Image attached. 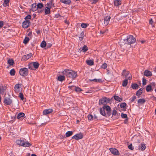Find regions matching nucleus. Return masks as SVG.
<instances>
[{
  "label": "nucleus",
  "mask_w": 156,
  "mask_h": 156,
  "mask_svg": "<svg viewBox=\"0 0 156 156\" xmlns=\"http://www.w3.org/2000/svg\"><path fill=\"white\" fill-rule=\"evenodd\" d=\"M64 76H66L67 77L71 78L73 79H75L77 76L76 72L73 70L69 69H65L62 72Z\"/></svg>",
  "instance_id": "1"
},
{
  "label": "nucleus",
  "mask_w": 156,
  "mask_h": 156,
  "mask_svg": "<svg viewBox=\"0 0 156 156\" xmlns=\"http://www.w3.org/2000/svg\"><path fill=\"white\" fill-rule=\"evenodd\" d=\"M125 41L127 42V44H131L134 43L136 40L133 36L129 35L127 36V38L125 39Z\"/></svg>",
  "instance_id": "2"
},
{
  "label": "nucleus",
  "mask_w": 156,
  "mask_h": 156,
  "mask_svg": "<svg viewBox=\"0 0 156 156\" xmlns=\"http://www.w3.org/2000/svg\"><path fill=\"white\" fill-rule=\"evenodd\" d=\"M122 76L124 77L126 79L130 80L132 79V75L129 71L124 70L122 73Z\"/></svg>",
  "instance_id": "3"
},
{
  "label": "nucleus",
  "mask_w": 156,
  "mask_h": 156,
  "mask_svg": "<svg viewBox=\"0 0 156 156\" xmlns=\"http://www.w3.org/2000/svg\"><path fill=\"white\" fill-rule=\"evenodd\" d=\"M28 69L26 68H23L21 69L19 71L20 75L23 76H26L28 74Z\"/></svg>",
  "instance_id": "4"
},
{
  "label": "nucleus",
  "mask_w": 156,
  "mask_h": 156,
  "mask_svg": "<svg viewBox=\"0 0 156 156\" xmlns=\"http://www.w3.org/2000/svg\"><path fill=\"white\" fill-rule=\"evenodd\" d=\"M110 99L107 98L105 97L100 99L99 101V104L100 105H106L108 103Z\"/></svg>",
  "instance_id": "5"
},
{
  "label": "nucleus",
  "mask_w": 156,
  "mask_h": 156,
  "mask_svg": "<svg viewBox=\"0 0 156 156\" xmlns=\"http://www.w3.org/2000/svg\"><path fill=\"white\" fill-rule=\"evenodd\" d=\"M83 135L82 133H80L79 134H77L72 137V139H75L78 140L82 139L83 137Z\"/></svg>",
  "instance_id": "6"
},
{
  "label": "nucleus",
  "mask_w": 156,
  "mask_h": 156,
  "mask_svg": "<svg viewBox=\"0 0 156 156\" xmlns=\"http://www.w3.org/2000/svg\"><path fill=\"white\" fill-rule=\"evenodd\" d=\"M111 17L109 16H107L105 17L103 20H102V21L104 22L103 24L104 26H107L109 23Z\"/></svg>",
  "instance_id": "7"
},
{
  "label": "nucleus",
  "mask_w": 156,
  "mask_h": 156,
  "mask_svg": "<svg viewBox=\"0 0 156 156\" xmlns=\"http://www.w3.org/2000/svg\"><path fill=\"white\" fill-rule=\"evenodd\" d=\"M4 102L7 105H10L12 102V101L10 98L8 97H5L4 98Z\"/></svg>",
  "instance_id": "8"
},
{
  "label": "nucleus",
  "mask_w": 156,
  "mask_h": 156,
  "mask_svg": "<svg viewBox=\"0 0 156 156\" xmlns=\"http://www.w3.org/2000/svg\"><path fill=\"white\" fill-rule=\"evenodd\" d=\"M30 23L29 20H26L24 21L22 23V27L24 28H27L30 25Z\"/></svg>",
  "instance_id": "9"
},
{
  "label": "nucleus",
  "mask_w": 156,
  "mask_h": 156,
  "mask_svg": "<svg viewBox=\"0 0 156 156\" xmlns=\"http://www.w3.org/2000/svg\"><path fill=\"white\" fill-rule=\"evenodd\" d=\"M22 84H16L14 86V90L16 93H18L20 90V88L21 87Z\"/></svg>",
  "instance_id": "10"
},
{
  "label": "nucleus",
  "mask_w": 156,
  "mask_h": 156,
  "mask_svg": "<svg viewBox=\"0 0 156 156\" xmlns=\"http://www.w3.org/2000/svg\"><path fill=\"white\" fill-rule=\"evenodd\" d=\"M32 55V54L31 53L28 54L27 55H25L23 56L21 59L22 61H25L29 58H30Z\"/></svg>",
  "instance_id": "11"
},
{
  "label": "nucleus",
  "mask_w": 156,
  "mask_h": 156,
  "mask_svg": "<svg viewBox=\"0 0 156 156\" xmlns=\"http://www.w3.org/2000/svg\"><path fill=\"white\" fill-rule=\"evenodd\" d=\"M69 88L72 90H74L76 92H80L82 91V90L79 87L73 86H69Z\"/></svg>",
  "instance_id": "12"
},
{
  "label": "nucleus",
  "mask_w": 156,
  "mask_h": 156,
  "mask_svg": "<svg viewBox=\"0 0 156 156\" xmlns=\"http://www.w3.org/2000/svg\"><path fill=\"white\" fill-rule=\"evenodd\" d=\"M109 150L111 153L115 155H119V151L115 148H111Z\"/></svg>",
  "instance_id": "13"
},
{
  "label": "nucleus",
  "mask_w": 156,
  "mask_h": 156,
  "mask_svg": "<svg viewBox=\"0 0 156 156\" xmlns=\"http://www.w3.org/2000/svg\"><path fill=\"white\" fill-rule=\"evenodd\" d=\"M103 108L105 110L107 111V114H108V115L110 116L111 114V109L110 107L108 105H104Z\"/></svg>",
  "instance_id": "14"
},
{
  "label": "nucleus",
  "mask_w": 156,
  "mask_h": 156,
  "mask_svg": "<svg viewBox=\"0 0 156 156\" xmlns=\"http://www.w3.org/2000/svg\"><path fill=\"white\" fill-rule=\"evenodd\" d=\"M53 111V110L51 109H45L43 111V114L44 115H47L51 113Z\"/></svg>",
  "instance_id": "15"
},
{
  "label": "nucleus",
  "mask_w": 156,
  "mask_h": 156,
  "mask_svg": "<svg viewBox=\"0 0 156 156\" xmlns=\"http://www.w3.org/2000/svg\"><path fill=\"white\" fill-rule=\"evenodd\" d=\"M144 75L147 76H152V73L148 70H145L144 72Z\"/></svg>",
  "instance_id": "16"
},
{
  "label": "nucleus",
  "mask_w": 156,
  "mask_h": 156,
  "mask_svg": "<svg viewBox=\"0 0 156 156\" xmlns=\"http://www.w3.org/2000/svg\"><path fill=\"white\" fill-rule=\"evenodd\" d=\"M31 144L29 143L28 141L24 142L23 141L22 144V146L26 147H29L31 146Z\"/></svg>",
  "instance_id": "17"
},
{
  "label": "nucleus",
  "mask_w": 156,
  "mask_h": 156,
  "mask_svg": "<svg viewBox=\"0 0 156 156\" xmlns=\"http://www.w3.org/2000/svg\"><path fill=\"white\" fill-rule=\"evenodd\" d=\"M6 89V87L5 86H3L0 89V93L3 94Z\"/></svg>",
  "instance_id": "18"
},
{
  "label": "nucleus",
  "mask_w": 156,
  "mask_h": 156,
  "mask_svg": "<svg viewBox=\"0 0 156 156\" xmlns=\"http://www.w3.org/2000/svg\"><path fill=\"white\" fill-rule=\"evenodd\" d=\"M37 9V5L36 3H34L32 5L31 10L33 12L36 11Z\"/></svg>",
  "instance_id": "19"
},
{
  "label": "nucleus",
  "mask_w": 156,
  "mask_h": 156,
  "mask_svg": "<svg viewBox=\"0 0 156 156\" xmlns=\"http://www.w3.org/2000/svg\"><path fill=\"white\" fill-rule=\"evenodd\" d=\"M65 79V78L64 76L60 75L58 77V80L60 81H62Z\"/></svg>",
  "instance_id": "20"
},
{
  "label": "nucleus",
  "mask_w": 156,
  "mask_h": 156,
  "mask_svg": "<svg viewBox=\"0 0 156 156\" xmlns=\"http://www.w3.org/2000/svg\"><path fill=\"white\" fill-rule=\"evenodd\" d=\"M46 5L47 6L46 7H48L50 9L51 8L52 6L54 7L55 6H54V4H52V0H51L50 2L47 3V4Z\"/></svg>",
  "instance_id": "21"
},
{
  "label": "nucleus",
  "mask_w": 156,
  "mask_h": 156,
  "mask_svg": "<svg viewBox=\"0 0 156 156\" xmlns=\"http://www.w3.org/2000/svg\"><path fill=\"white\" fill-rule=\"evenodd\" d=\"M121 46H123L125 44H127V42L125 41V39L121 40L119 43Z\"/></svg>",
  "instance_id": "22"
},
{
  "label": "nucleus",
  "mask_w": 156,
  "mask_h": 156,
  "mask_svg": "<svg viewBox=\"0 0 156 156\" xmlns=\"http://www.w3.org/2000/svg\"><path fill=\"white\" fill-rule=\"evenodd\" d=\"M51 9L48 7H46L45 8V14H48L50 12Z\"/></svg>",
  "instance_id": "23"
},
{
  "label": "nucleus",
  "mask_w": 156,
  "mask_h": 156,
  "mask_svg": "<svg viewBox=\"0 0 156 156\" xmlns=\"http://www.w3.org/2000/svg\"><path fill=\"white\" fill-rule=\"evenodd\" d=\"M145 102V100L143 98L139 99L137 101L138 103L141 105L144 104Z\"/></svg>",
  "instance_id": "24"
},
{
  "label": "nucleus",
  "mask_w": 156,
  "mask_h": 156,
  "mask_svg": "<svg viewBox=\"0 0 156 156\" xmlns=\"http://www.w3.org/2000/svg\"><path fill=\"white\" fill-rule=\"evenodd\" d=\"M89 80L90 81H93L95 82L101 83L102 82V80L101 79H94L92 80L90 79Z\"/></svg>",
  "instance_id": "25"
},
{
  "label": "nucleus",
  "mask_w": 156,
  "mask_h": 156,
  "mask_svg": "<svg viewBox=\"0 0 156 156\" xmlns=\"http://www.w3.org/2000/svg\"><path fill=\"white\" fill-rule=\"evenodd\" d=\"M100 114L103 116H105V109L103 108H100Z\"/></svg>",
  "instance_id": "26"
},
{
  "label": "nucleus",
  "mask_w": 156,
  "mask_h": 156,
  "mask_svg": "<svg viewBox=\"0 0 156 156\" xmlns=\"http://www.w3.org/2000/svg\"><path fill=\"white\" fill-rule=\"evenodd\" d=\"M61 2L66 4L69 5L71 3L70 0H61Z\"/></svg>",
  "instance_id": "27"
},
{
  "label": "nucleus",
  "mask_w": 156,
  "mask_h": 156,
  "mask_svg": "<svg viewBox=\"0 0 156 156\" xmlns=\"http://www.w3.org/2000/svg\"><path fill=\"white\" fill-rule=\"evenodd\" d=\"M87 63L89 66H92L94 65V62L92 60H87L86 61Z\"/></svg>",
  "instance_id": "28"
},
{
  "label": "nucleus",
  "mask_w": 156,
  "mask_h": 156,
  "mask_svg": "<svg viewBox=\"0 0 156 156\" xmlns=\"http://www.w3.org/2000/svg\"><path fill=\"white\" fill-rule=\"evenodd\" d=\"M121 1L120 0H115L114 1V4L115 6H118L121 5Z\"/></svg>",
  "instance_id": "29"
},
{
  "label": "nucleus",
  "mask_w": 156,
  "mask_h": 156,
  "mask_svg": "<svg viewBox=\"0 0 156 156\" xmlns=\"http://www.w3.org/2000/svg\"><path fill=\"white\" fill-rule=\"evenodd\" d=\"M73 134V132L72 131H67L66 133V137H67L71 136Z\"/></svg>",
  "instance_id": "30"
},
{
  "label": "nucleus",
  "mask_w": 156,
  "mask_h": 156,
  "mask_svg": "<svg viewBox=\"0 0 156 156\" xmlns=\"http://www.w3.org/2000/svg\"><path fill=\"white\" fill-rule=\"evenodd\" d=\"M25 115L24 113H19L17 116V118L18 119H20L21 118L23 117Z\"/></svg>",
  "instance_id": "31"
},
{
  "label": "nucleus",
  "mask_w": 156,
  "mask_h": 156,
  "mask_svg": "<svg viewBox=\"0 0 156 156\" xmlns=\"http://www.w3.org/2000/svg\"><path fill=\"white\" fill-rule=\"evenodd\" d=\"M129 79H125L123 81L122 83V86L123 87H126L128 84V80Z\"/></svg>",
  "instance_id": "32"
},
{
  "label": "nucleus",
  "mask_w": 156,
  "mask_h": 156,
  "mask_svg": "<svg viewBox=\"0 0 156 156\" xmlns=\"http://www.w3.org/2000/svg\"><path fill=\"white\" fill-rule=\"evenodd\" d=\"M33 65L35 69L38 68L39 66V64L37 62H34L33 63Z\"/></svg>",
  "instance_id": "33"
},
{
  "label": "nucleus",
  "mask_w": 156,
  "mask_h": 156,
  "mask_svg": "<svg viewBox=\"0 0 156 156\" xmlns=\"http://www.w3.org/2000/svg\"><path fill=\"white\" fill-rule=\"evenodd\" d=\"M9 0H4V2L3 3V6L5 7L9 5Z\"/></svg>",
  "instance_id": "34"
},
{
  "label": "nucleus",
  "mask_w": 156,
  "mask_h": 156,
  "mask_svg": "<svg viewBox=\"0 0 156 156\" xmlns=\"http://www.w3.org/2000/svg\"><path fill=\"white\" fill-rule=\"evenodd\" d=\"M132 87L134 89H137L138 88V84L136 83H133L131 85Z\"/></svg>",
  "instance_id": "35"
},
{
  "label": "nucleus",
  "mask_w": 156,
  "mask_h": 156,
  "mask_svg": "<svg viewBox=\"0 0 156 156\" xmlns=\"http://www.w3.org/2000/svg\"><path fill=\"white\" fill-rule=\"evenodd\" d=\"M152 90L151 87V85H149L147 86L146 88V90L147 92H150Z\"/></svg>",
  "instance_id": "36"
},
{
  "label": "nucleus",
  "mask_w": 156,
  "mask_h": 156,
  "mask_svg": "<svg viewBox=\"0 0 156 156\" xmlns=\"http://www.w3.org/2000/svg\"><path fill=\"white\" fill-rule=\"evenodd\" d=\"M23 141L20 140H16V142L18 145H19L22 146V144L23 143Z\"/></svg>",
  "instance_id": "37"
},
{
  "label": "nucleus",
  "mask_w": 156,
  "mask_h": 156,
  "mask_svg": "<svg viewBox=\"0 0 156 156\" xmlns=\"http://www.w3.org/2000/svg\"><path fill=\"white\" fill-rule=\"evenodd\" d=\"M8 63L10 66H12L14 63V61L12 59H9L8 61Z\"/></svg>",
  "instance_id": "38"
},
{
  "label": "nucleus",
  "mask_w": 156,
  "mask_h": 156,
  "mask_svg": "<svg viewBox=\"0 0 156 156\" xmlns=\"http://www.w3.org/2000/svg\"><path fill=\"white\" fill-rule=\"evenodd\" d=\"M114 99L119 101H122V98H120L119 96H114Z\"/></svg>",
  "instance_id": "39"
},
{
  "label": "nucleus",
  "mask_w": 156,
  "mask_h": 156,
  "mask_svg": "<svg viewBox=\"0 0 156 156\" xmlns=\"http://www.w3.org/2000/svg\"><path fill=\"white\" fill-rule=\"evenodd\" d=\"M140 149L142 151L144 150L146 148V146L144 144H141L140 146Z\"/></svg>",
  "instance_id": "40"
},
{
  "label": "nucleus",
  "mask_w": 156,
  "mask_h": 156,
  "mask_svg": "<svg viewBox=\"0 0 156 156\" xmlns=\"http://www.w3.org/2000/svg\"><path fill=\"white\" fill-rule=\"evenodd\" d=\"M29 41V38L28 37H25L24 39L23 40V43L26 44Z\"/></svg>",
  "instance_id": "41"
},
{
  "label": "nucleus",
  "mask_w": 156,
  "mask_h": 156,
  "mask_svg": "<svg viewBox=\"0 0 156 156\" xmlns=\"http://www.w3.org/2000/svg\"><path fill=\"white\" fill-rule=\"evenodd\" d=\"M142 90L141 89H140L136 92V95L137 96H139L142 93Z\"/></svg>",
  "instance_id": "42"
},
{
  "label": "nucleus",
  "mask_w": 156,
  "mask_h": 156,
  "mask_svg": "<svg viewBox=\"0 0 156 156\" xmlns=\"http://www.w3.org/2000/svg\"><path fill=\"white\" fill-rule=\"evenodd\" d=\"M15 71L14 69H12L10 72V74L11 76H14L15 75Z\"/></svg>",
  "instance_id": "43"
},
{
  "label": "nucleus",
  "mask_w": 156,
  "mask_h": 156,
  "mask_svg": "<svg viewBox=\"0 0 156 156\" xmlns=\"http://www.w3.org/2000/svg\"><path fill=\"white\" fill-rule=\"evenodd\" d=\"M88 50V48L87 46L86 45H84L83 48H82L81 50H82V51L83 52H85L86 51Z\"/></svg>",
  "instance_id": "44"
},
{
  "label": "nucleus",
  "mask_w": 156,
  "mask_h": 156,
  "mask_svg": "<svg viewBox=\"0 0 156 156\" xmlns=\"http://www.w3.org/2000/svg\"><path fill=\"white\" fill-rule=\"evenodd\" d=\"M37 6V8L41 9L43 7V5L42 3H39Z\"/></svg>",
  "instance_id": "45"
},
{
  "label": "nucleus",
  "mask_w": 156,
  "mask_h": 156,
  "mask_svg": "<svg viewBox=\"0 0 156 156\" xmlns=\"http://www.w3.org/2000/svg\"><path fill=\"white\" fill-rule=\"evenodd\" d=\"M46 46V42L44 41H43L41 44V47L43 48L45 47Z\"/></svg>",
  "instance_id": "46"
},
{
  "label": "nucleus",
  "mask_w": 156,
  "mask_h": 156,
  "mask_svg": "<svg viewBox=\"0 0 156 156\" xmlns=\"http://www.w3.org/2000/svg\"><path fill=\"white\" fill-rule=\"evenodd\" d=\"M126 105V103H122L120 105V107L121 108H125Z\"/></svg>",
  "instance_id": "47"
},
{
  "label": "nucleus",
  "mask_w": 156,
  "mask_h": 156,
  "mask_svg": "<svg viewBox=\"0 0 156 156\" xmlns=\"http://www.w3.org/2000/svg\"><path fill=\"white\" fill-rule=\"evenodd\" d=\"M88 24H87L85 23H82L81 25V27L83 28H85L87 27Z\"/></svg>",
  "instance_id": "48"
},
{
  "label": "nucleus",
  "mask_w": 156,
  "mask_h": 156,
  "mask_svg": "<svg viewBox=\"0 0 156 156\" xmlns=\"http://www.w3.org/2000/svg\"><path fill=\"white\" fill-rule=\"evenodd\" d=\"M19 96L21 99V100H23L24 98L23 97V95L22 93H20L19 94Z\"/></svg>",
  "instance_id": "49"
},
{
  "label": "nucleus",
  "mask_w": 156,
  "mask_h": 156,
  "mask_svg": "<svg viewBox=\"0 0 156 156\" xmlns=\"http://www.w3.org/2000/svg\"><path fill=\"white\" fill-rule=\"evenodd\" d=\"M121 116L122 118L125 119L127 118V115L126 114L124 113H122Z\"/></svg>",
  "instance_id": "50"
},
{
  "label": "nucleus",
  "mask_w": 156,
  "mask_h": 156,
  "mask_svg": "<svg viewBox=\"0 0 156 156\" xmlns=\"http://www.w3.org/2000/svg\"><path fill=\"white\" fill-rule=\"evenodd\" d=\"M87 117L88 119L90 120H91L92 119H93V116L90 114H89L88 115Z\"/></svg>",
  "instance_id": "51"
},
{
  "label": "nucleus",
  "mask_w": 156,
  "mask_h": 156,
  "mask_svg": "<svg viewBox=\"0 0 156 156\" xmlns=\"http://www.w3.org/2000/svg\"><path fill=\"white\" fill-rule=\"evenodd\" d=\"M31 18V16L29 15L27 16L25 18V19L26 20H30Z\"/></svg>",
  "instance_id": "52"
},
{
  "label": "nucleus",
  "mask_w": 156,
  "mask_h": 156,
  "mask_svg": "<svg viewBox=\"0 0 156 156\" xmlns=\"http://www.w3.org/2000/svg\"><path fill=\"white\" fill-rule=\"evenodd\" d=\"M136 97L135 96H133V97H132L130 98V101L131 102L133 101L135 99H136Z\"/></svg>",
  "instance_id": "53"
},
{
  "label": "nucleus",
  "mask_w": 156,
  "mask_h": 156,
  "mask_svg": "<svg viewBox=\"0 0 156 156\" xmlns=\"http://www.w3.org/2000/svg\"><path fill=\"white\" fill-rule=\"evenodd\" d=\"M107 67V65L106 63H104L101 66V67L104 69H105Z\"/></svg>",
  "instance_id": "54"
},
{
  "label": "nucleus",
  "mask_w": 156,
  "mask_h": 156,
  "mask_svg": "<svg viewBox=\"0 0 156 156\" xmlns=\"http://www.w3.org/2000/svg\"><path fill=\"white\" fill-rule=\"evenodd\" d=\"M142 82H143V84L144 85H146V80L145 78H143Z\"/></svg>",
  "instance_id": "55"
},
{
  "label": "nucleus",
  "mask_w": 156,
  "mask_h": 156,
  "mask_svg": "<svg viewBox=\"0 0 156 156\" xmlns=\"http://www.w3.org/2000/svg\"><path fill=\"white\" fill-rule=\"evenodd\" d=\"M128 148L131 150H133V147L132 145L130 144L128 146Z\"/></svg>",
  "instance_id": "56"
},
{
  "label": "nucleus",
  "mask_w": 156,
  "mask_h": 156,
  "mask_svg": "<svg viewBox=\"0 0 156 156\" xmlns=\"http://www.w3.org/2000/svg\"><path fill=\"white\" fill-rule=\"evenodd\" d=\"M117 114V112L115 110H114L112 112V115H115Z\"/></svg>",
  "instance_id": "57"
},
{
  "label": "nucleus",
  "mask_w": 156,
  "mask_h": 156,
  "mask_svg": "<svg viewBox=\"0 0 156 156\" xmlns=\"http://www.w3.org/2000/svg\"><path fill=\"white\" fill-rule=\"evenodd\" d=\"M84 33L83 31H82L80 34V37H84Z\"/></svg>",
  "instance_id": "58"
},
{
  "label": "nucleus",
  "mask_w": 156,
  "mask_h": 156,
  "mask_svg": "<svg viewBox=\"0 0 156 156\" xmlns=\"http://www.w3.org/2000/svg\"><path fill=\"white\" fill-rule=\"evenodd\" d=\"M108 31V30H101V31H100V33L101 34H104L105 32H106V31Z\"/></svg>",
  "instance_id": "59"
},
{
  "label": "nucleus",
  "mask_w": 156,
  "mask_h": 156,
  "mask_svg": "<svg viewBox=\"0 0 156 156\" xmlns=\"http://www.w3.org/2000/svg\"><path fill=\"white\" fill-rule=\"evenodd\" d=\"M150 85H151V86L152 87V86H154V87L155 86V83L154 82H152V83H150V84H149Z\"/></svg>",
  "instance_id": "60"
},
{
  "label": "nucleus",
  "mask_w": 156,
  "mask_h": 156,
  "mask_svg": "<svg viewBox=\"0 0 156 156\" xmlns=\"http://www.w3.org/2000/svg\"><path fill=\"white\" fill-rule=\"evenodd\" d=\"M153 21L152 20V19H151V20H149V23L150 24H152L153 23Z\"/></svg>",
  "instance_id": "61"
},
{
  "label": "nucleus",
  "mask_w": 156,
  "mask_h": 156,
  "mask_svg": "<svg viewBox=\"0 0 156 156\" xmlns=\"http://www.w3.org/2000/svg\"><path fill=\"white\" fill-rule=\"evenodd\" d=\"M3 25V22L2 21H0V28L2 27Z\"/></svg>",
  "instance_id": "62"
},
{
  "label": "nucleus",
  "mask_w": 156,
  "mask_h": 156,
  "mask_svg": "<svg viewBox=\"0 0 156 156\" xmlns=\"http://www.w3.org/2000/svg\"><path fill=\"white\" fill-rule=\"evenodd\" d=\"M93 2H92V3H96V2H97L98 1V0H93Z\"/></svg>",
  "instance_id": "63"
},
{
  "label": "nucleus",
  "mask_w": 156,
  "mask_h": 156,
  "mask_svg": "<svg viewBox=\"0 0 156 156\" xmlns=\"http://www.w3.org/2000/svg\"><path fill=\"white\" fill-rule=\"evenodd\" d=\"M83 39V37H79V39L80 41H82Z\"/></svg>",
  "instance_id": "64"
}]
</instances>
